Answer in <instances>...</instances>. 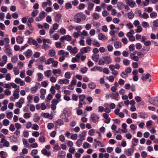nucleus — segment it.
<instances>
[{"instance_id": "obj_61", "label": "nucleus", "mask_w": 158, "mask_h": 158, "mask_svg": "<svg viewBox=\"0 0 158 158\" xmlns=\"http://www.w3.org/2000/svg\"><path fill=\"white\" fill-rule=\"evenodd\" d=\"M95 130L94 129H91L88 131V135L90 136H93L95 133Z\"/></svg>"}, {"instance_id": "obj_13", "label": "nucleus", "mask_w": 158, "mask_h": 158, "mask_svg": "<svg viewBox=\"0 0 158 158\" xmlns=\"http://www.w3.org/2000/svg\"><path fill=\"white\" fill-rule=\"evenodd\" d=\"M102 58L104 60L105 63L107 64H110L112 61V59L110 56H105L102 57Z\"/></svg>"}, {"instance_id": "obj_34", "label": "nucleus", "mask_w": 158, "mask_h": 158, "mask_svg": "<svg viewBox=\"0 0 158 158\" xmlns=\"http://www.w3.org/2000/svg\"><path fill=\"white\" fill-rule=\"evenodd\" d=\"M85 135L86 132L84 131H83L82 133V134H80L79 135V137L80 139L79 140L83 141V140H85Z\"/></svg>"}, {"instance_id": "obj_23", "label": "nucleus", "mask_w": 158, "mask_h": 158, "mask_svg": "<svg viewBox=\"0 0 158 158\" xmlns=\"http://www.w3.org/2000/svg\"><path fill=\"white\" fill-rule=\"evenodd\" d=\"M98 39L101 40H107V37L104 34L102 33H99L98 35Z\"/></svg>"}, {"instance_id": "obj_17", "label": "nucleus", "mask_w": 158, "mask_h": 158, "mask_svg": "<svg viewBox=\"0 0 158 158\" xmlns=\"http://www.w3.org/2000/svg\"><path fill=\"white\" fill-rule=\"evenodd\" d=\"M40 93L41 95L40 98L41 99H44L45 98V95L46 94V90L45 89H41L40 90Z\"/></svg>"}, {"instance_id": "obj_7", "label": "nucleus", "mask_w": 158, "mask_h": 158, "mask_svg": "<svg viewBox=\"0 0 158 158\" xmlns=\"http://www.w3.org/2000/svg\"><path fill=\"white\" fill-rule=\"evenodd\" d=\"M134 150L133 148H129L125 149L124 150V153L128 156H130L134 153Z\"/></svg>"}, {"instance_id": "obj_3", "label": "nucleus", "mask_w": 158, "mask_h": 158, "mask_svg": "<svg viewBox=\"0 0 158 158\" xmlns=\"http://www.w3.org/2000/svg\"><path fill=\"white\" fill-rule=\"evenodd\" d=\"M67 49L70 53L74 54L77 53L78 51V48L77 47H75L73 48L70 45H68L67 46Z\"/></svg>"}, {"instance_id": "obj_4", "label": "nucleus", "mask_w": 158, "mask_h": 158, "mask_svg": "<svg viewBox=\"0 0 158 158\" xmlns=\"http://www.w3.org/2000/svg\"><path fill=\"white\" fill-rule=\"evenodd\" d=\"M1 135V143L3 144L2 146H3V147H10V143L9 142L7 141L5 138V136L3 135Z\"/></svg>"}, {"instance_id": "obj_46", "label": "nucleus", "mask_w": 158, "mask_h": 158, "mask_svg": "<svg viewBox=\"0 0 158 158\" xmlns=\"http://www.w3.org/2000/svg\"><path fill=\"white\" fill-rule=\"evenodd\" d=\"M31 135L33 137H38L40 135V133L38 131H34L32 132Z\"/></svg>"}, {"instance_id": "obj_45", "label": "nucleus", "mask_w": 158, "mask_h": 158, "mask_svg": "<svg viewBox=\"0 0 158 158\" xmlns=\"http://www.w3.org/2000/svg\"><path fill=\"white\" fill-rule=\"evenodd\" d=\"M92 17L94 19L97 20L99 18L100 16L98 14L94 13L92 14Z\"/></svg>"}, {"instance_id": "obj_37", "label": "nucleus", "mask_w": 158, "mask_h": 158, "mask_svg": "<svg viewBox=\"0 0 158 158\" xmlns=\"http://www.w3.org/2000/svg\"><path fill=\"white\" fill-rule=\"evenodd\" d=\"M88 86L89 89H95L96 85L94 83L92 82L89 83L88 85Z\"/></svg>"}, {"instance_id": "obj_5", "label": "nucleus", "mask_w": 158, "mask_h": 158, "mask_svg": "<svg viewBox=\"0 0 158 158\" xmlns=\"http://www.w3.org/2000/svg\"><path fill=\"white\" fill-rule=\"evenodd\" d=\"M99 119V117L98 115L94 113L91 114L89 118L90 121L95 123L98 122Z\"/></svg>"}, {"instance_id": "obj_51", "label": "nucleus", "mask_w": 158, "mask_h": 158, "mask_svg": "<svg viewBox=\"0 0 158 158\" xmlns=\"http://www.w3.org/2000/svg\"><path fill=\"white\" fill-rule=\"evenodd\" d=\"M86 103L84 101H79L78 107V108H81L83 107V105H86Z\"/></svg>"}, {"instance_id": "obj_26", "label": "nucleus", "mask_w": 158, "mask_h": 158, "mask_svg": "<svg viewBox=\"0 0 158 158\" xmlns=\"http://www.w3.org/2000/svg\"><path fill=\"white\" fill-rule=\"evenodd\" d=\"M45 76L48 78L50 77L52 75V72L51 70H48L45 71L44 73Z\"/></svg>"}, {"instance_id": "obj_30", "label": "nucleus", "mask_w": 158, "mask_h": 158, "mask_svg": "<svg viewBox=\"0 0 158 158\" xmlns=\"http://www.w3.org/2000/svg\"><path fill=\"white\" fill-rule=\"evenodd\" d=\"M99 56L98 54H93L92 56V59L95 62H97L98 60Z\"/></svg>"}, {"instance_id": "obj_2", "label": "nucleus", "mask_w": 158, "mask_h": 158, "mask_svg": "<svg viewBox=\"0 0 158 158\" xmlns=\"http://www.w3.org/2000/svg\"><path fill=\"white\" fill-rule=\"evenodd\" d=\"M57 54L58 55L61 56L59 58V61L60 62L63 61L65 60V57H67L69 55L68 52L65 51L63 50H61L58 51Z\"/></svg>"}, {"instance_id": "obj_62", "label": "nucleus", "mask_w": 158, "mask_h": 158, "mask_svg": "<svg viewBox=\"0 0 158 158\" xmlns=\"http://www.w3.org/2000/svg\"><path fill=\"white\" fill-rule=\"evenodd\" d=\"M11 86L16 89H19V86L14 83H11L10 84Z\"/></svg>"}, {"instance_id": "obj_8", "label": "nucleus", "mask_w": 158, "mask_h": 158, "mask_svg": "<svg viewBox=\"0 0 158 158\" xmlns=\"http://www.w3.org/2000/svg\"><path fill=\"white\" fill-rule=\"evenodd\" d=\"M91 49V48L89 46L84 47L81 49L80 53H81V55L85 53H88L89 52Z\"/></svg>"}, {"instance_id": "obj_33", "label": "nucleus", "mask_w": 158, "mask_h": 158, "mask_svg": "<svg viewBox=\"0 0 158 158\" xmlns=\"http://www.w3.org/2000/svg\"><path fill=\"white\" fill-rule=\"evenodd\" d=\"M54 123L55 124H56V125H58L59 126L63 125L64 124L63 121L60 119H59L57 121H55Z\"/></svg>"}, {"instance_id": "obj_39", "label": "nucleus", "mask_w": 158, "mask_h": 158, "mask_svg": "<svg viewBox=\"0 0 158 158\" xmlns=\"http://www.w3.org/2000/svg\"><path fill=\"white\" fill-rule=\"evenodd\" d=\"M150 76V75L149 73H147L146 75H143L142 77V79L143 81H146L149 78Z\"/></svg>"}, {"instance_id": "obj_28", "label": "nucleus", "mask_w": 158, "mask_h": 158, "mask_svg": "<svg viewBox=\"0 0 158 158\" xmlns=\"http://www.w3.org/2000/svg\"><path fill=\"white\" fill-rule=\"evenodd\" d=\"M52 73L54 75H56V74L60 75L62 74V72L61 69H55L52 70Z\"/></svg>"}, {"instance_id": "obj_50", "label": "nucleus", "mask_w": 158, "mask_h": 158, "mask_svg": "<svg viewBox=\"0 0 158 158\" xmlns=\"http://www.w3.org/2000/svg\"><path fill=\"white\" fill-rule=\"evenodd\" d=\"M65 8L66 9H71L72 8L71 4L70 2H67L65 4Z\"/></svg>"}, {"instance_id": "obj_43", "label": "nucleus", "mask_w": 158, "mask_h": 158, "mask_svg": "<svg viewBox=\"0 0 158 158\" xmlns=\"http://www.w3.org/2000/svg\"><path fill=\"white\" fill-rule=\"evenodd\" d=\"M40 127L36 123L32 124L31 127V129L35 131H38Z\"/></svg>"}, {"instance_id": "obj_15", "label": "nucleus", "mask_w": 158, "mask_h": 158, "mask_svg": "<svg viewBox=\"0 0 158 158\" xmlns=\"http://www.w3.org/2000/svg\"><path fill=\"white\" fill-rule=\"evenodd\" d=\"M19 89H16L14 91L13 94V96L14 97V98L17 99L19 98Z\"/></svg>"}, {"instance_id": "obj_63", "label": "nucleus", "mask_w": 158, "mask_h": 158, "mask_svg": "<svg viewBox=\"0 0 158 158\" xmlns=\"http://www.w3.org/2000/svg\"><path fill=\"white\" fill-rule=\"evenodd\" d=\"M2 123L4 126H7L9 125L10 121L8 119H5L3 120Z\"/></svg>"}, {"instance_id": "obj_22", "label": "nucleus", "mask_w": 158, "mask_h": 158, "mask_svg": "<svg viewBox=\"0 0 158 158\" xmlns=\"http://www.w3.org/2000/svg\"><path fill=\"white\" fill-rule=\"evenodd\" d=\"M32 51L29 49L27 50L26 52H24L23 54L27 58L30 57L32 55Z\"/></svg>"}, {"instance_id": "obj_11", "label": "nucleus", "mask_w": 158, "mask_h": 158, "mask_svg": "<svg viewBox=\"0 0 158 158\" xmlns=\"http://www.w3.org/2000/svg\"><path fill=\"white\" fill-rule=\"evenodd\" d=\"M81 56V53H78L74 57H73L71 60V61L73 63L76 62H79L80 61V57Z\"/></svg>"}, {"instance_id": "obj_48", "label": "nucleus", "mask_w": 158, "mask_h": 158, "mask_svg": "<svg viewBox=\"0 0 158 158\" xmlns=\"http://www.w3.org/2000/svg\"><path fill=\"white\" fill-rule=\"evenodd\" d=\"M17 66L19 69H21L24 67V63L21 61H19L17 64Z\"/></svg>"}, {"instance_id": "obj_49", "label": "nucleus", "mask_w": 158, "mask_h": 158, "mask_svg": "<svg viewBox=\"0 0 158 158\" xmlns=\"http://www.w3.org/2000/svg\"><path fill=\"white\" fill-rule=\"evenodd\" d=\"M142 27L139 25L137 27V29L135 30V31L137 33H140L143 31Z\"/></svg>"}, {"instance_id": "obj_54", "label": "nucleus", "mask_w": 158, "mask_h": 158, "mask_svg": "<svg viewBox=\"0 0 158 158\" xmlns=\"http://www.w3.org/2000/svg\"><path fill=\"white\" fill-rule=\"evenodd\" d=\"M153 104L156 106H158V97H156L154 98Z\"/></svg>"}, {"instance_id": "obj_29", "label": "nucleus", "mask_w": 158, "mask_h": 158, "mask_svg": "<svg viewBox=\"0 0 158 158\" xmlns=\"http://www.w3.org/2000/svg\"><path fill=\"white\" fill-rule=\"evenodd\" d=\"M119 96L118 93V92H115V93H112L110 95V97L113 99H114L116 100H118V97Z\"/></svg>"}, {"instance_id": "obj_10", "label": "nucleus", "mask_w": 158, "mask_h": 158, "mask_svg": "<svg viewBox=\"0 0 158 158\" xmlns=\"http://www.w3.org/2000/svg\"><path fill=\"white\" fill-rule=\"evenodd\" d=\"M2 60L0 62V66L3 67L7 61V57L6 55H3L2 57Z\"/></svg>"}, {"instance_id": "obj_21", "label": "nucleus", "mask_w": 158, "mask_h": 158, "mask_svg": "<svg viewBox=\"0 0 158 158\" xmlns=\"http://www.w3.org/2000/svg\"><path fill=\"white\" fill-rule=\"evenodd\" d=\"M109 105L108 103H106L104 104V106L105 107L104 109V111L105 112V113L109 114L111 111V109L110 108H109Z\"/></svg>"}, {"instance_id": "obj_57", "label": "nucleus", "mask_w": 158, "mask_h": 158, "mask_svg": "<svg viewBox=\"0 0 158 158\" xmlns=\"http://www.w3.org/2000/svg\"><path fill=\"white\" fill-rule=\"evenodd\" d=\"M38 150L37 149H34L32 150L31 152V155L32 156H34L38 154Z\"/></svg>"}, {"instance_id": "obj_35", "label": "nucleus", "mask_w": 158, "mask_h": 158, "mask_svg": "<svg viewBox=\"0 0 158 158\" xmlns=\"http://www.w3.org/2000/svg\"><path fill=\"white\" fill-rule=\"evenodd\" d=\"M16 40L17 42L19 44H22L23 41V37L20 36H18L16 37Z\"/></svg>"}, {"instance_id": "obj_64", "label": "nucleus", "mask_w": 158, "mask_h": 158, "mask_svg": "<svg viewBox=\"0 0 158 158\" xmlns=\"http://www.w3.org/2000/svg\"><path fill=\"white\" fill-rule=\"evenodd\" d=\"M153 26L155 27H158V19H156L153 21Z\"/></svg>"}, {"instance_id": "obj_42", "label": "nucleus", "mask_w": 158, "mask_h": 158, "mask_svg": "<svg viewBox=\"0 0 158 158\" xmlns=\"http://www.w3.org/2000/svg\"><path fill=\"white\" fill-rule=\"evenodd\" d=\"M37 75L38 77L37 81H42L44 77L43 74L41 73H37Z\"/></svg>"}, {"instance_id": "obj_14", "label": "nucleus", "mask_w": 158, "mask_h": 158, "mask_svg": "<svg viewBox=\"0 0 158 158\" xmlns=\"http://www.w3.org/2000/svg\"><path fill=\"white\" fill-rule=\"evenodd\" d=\"M135 53L134 52L133 53H131L130 55V57L131 60L136 61H137L139 60V57L135 55Z\"/></svg>"}, {"instance_id": "obj_59", "label": "nucleus", "mask_w": 158, "mask_h": 158, "mask_svg": "<svg viewBox=\"0 0 158 158\" xmlns=\"http://www.w3.org/2000/svg\"><path fill=\"white\" fill-rule=\"evenodd\" d=\"M123 62L124 65L128 66L130 64V61L128 59H124L123 60Z\"/></svg>"}, {"instance_id": "obj_41", "label": "nucleus", "mask_w": 158, "mask_h": 158, "mask_svg": "<svg viewBox=\"0 0 158 158\" xmlns=\"http://www.w3.org/2000/svg\"><path fill=\"white\" fill-rule=\"evenodd\" d=\"M135 32L134 30H131L127 32L126 34V36L127 37H130L133 36V35L135 34Z\"/></svg>"}, {"instance_id": "obj_58", "label": "nucleus", "mask_w": 158, "mask_h": 158, "mask_svg": "<svg viewBox=\"0 0 158 158\" xmlns=\"http://www.w3.org/2000/svg\"><path fill=\"white\" fill-rule=\"evenodd\" d=\"M91 146L90 144L87 142L84 143L83 145V147L85 149L90 147Z\"/></svg>"}, {"instance_id": "obj_31", "label": "nucleus", "mask_w": 158, "mask_h": 158, "mask_svg": "<svg viewBox=\"0 0 158 158\" xmlns=\"http://www.w3.org/2000/svg\"><path fill=\"white\" fill-rule=\"evenodd\" d=\"M114 46L115 48L118 49L121 48L122 47V43L119 41H116L114 43Z\"/></svg>"}, {"instance_id": "obj_60", "label": "nucleus", "mask_w": 158, "mask_h": 158, "mask_svg": "<svg viewBox=\"0 0 158 158\" xmlns=\"http://www.w3.org/2000/svg\"><path fill=\"white\" fill-rule=\"evenodd\" d=\"M71 75L70 72H68L65 73L64 77L67 79H69L71 78Z\"/></svg>"}, {"instance_id": "obj_18", "label": "nucleus", "mask_w": 158, "mask_h": 158, "mask_svg": "<svg viewBox=\"0 0 158 158\" xmlns=\"http://www.w3.org/2000/svg\"><path fill=\"white\" fill-rule=\"evenodd\" d=\"M41 116H44L45 118H48L50 119H52L53 118V116L52 114H49L48 113H41Z\"/></svg>"}, {"instance_id": "obj_24", "label": "nucleus", "mask_w": 158, "mask_h": 158, "mask_svg": "<svg viewBox=\"0 0 158 158\" xmlns=\"http://www.w3.org/2000/svg\"><path fill=\"white\" fill-rule=\"evenodd\" d=\"M41 152L42 154L47 156H51V152L47 151L45 148L41 150Z\"/></svg>"}, {"instance_id": "obj_32", "label": "nucleus", "mask_w": 158, "mask_h": 158, "mask_svg": "<svg viewBox=\"0 0 158 158\" xmlns=\"http://www.w3.org/2000/svg\"><path fill=\"white\" fill-rule=\"evenodd\" d=\"M61 14L59 13H57L56 15L55 21L56 22H59L61 19Z\"/></svg>"}, {"instance_id": "obj_12", "label": "nucleus", "mask_w": 158, "mask_h": 158, "mask_svg": "<svg viewBox=\"0 0 158 158\" xmlns=\"http://www.w3.org/2000/svg\"><path fill=\"white\" fill-rule=\"evenodd\" d=\"M102 117L105 119L104 122L108 124L110 121V118L109 117V114L106 113H103Z\"/></svg>"}, {"instance_id": "obj_47", "label": "nucleus", "mask_w": 158, "mask_h": 158, "mask_svg": "<svg viewBox=\"0 0 158 158\" xmlns=\"http://www.w3.org/2000/svg\"><path fill=\"white\" fill-rule=\"evenodd\" d=\"M92 44L94 46L97 47H99L100 46V44L96 40H93Z\"/></svg>"}, {"instance_id": "obj_53", "label": "nucleus", "mask_w": 158, "mask_h": 158, "mask_svg": "<svg viewBox=\"0 0 158 158\" xmlns=\"http://www.w3.org/2000/svg\"><path fill=\"white\" fill-rule=\"evenodd\" d=\"M142 27L144 28L148 27L149 28L150 26L148 23L146 22H143L142 23Z\"/></svg>"}, {"instance_id": "obj_38", "label": "nucleus", "mask_w": 158, "mask_h": 158, "mask_svg": "<svg viewBox=\"0 0 158 158\" xmlns=\"http://www.w3.org/2000/svg\"><path fill=\"white\" fill-rule=\"evenodd\" d=\"M40 143H44L46 142V137L44 136H41L38 139Z\"/></svg>"}, {"instance_id": "obj_9", "label": "nucleus", "mask_w": 158, "mask_h": 158, "mask_svg": "<svg viewBox=\"0 0 158 158\" xmlns=\"http://www.w3.org/2000/svg\"><path fill=\"white\" fill-rule=\"evenodd\" d=\"M40 85L39 83H36L35 86L31 88L30 90L31 93L33 94L35 93L37 91L38 89L39 88V86H40Z\"/></svg>"}, {"instance_id": "obj_27", "label": "nucleus", "mask_w": 158, "mask_h": 158, "mask_svg": "<svg viewBox=\"0 0 158 158\" xmlns=\"http://www.w3.org/2000/svg\"><path fill=\"white\" fill-rule=\"evenodd\" d=\"M63 113L66 117H69L71 115V112L68 108H65L64 110Z\"/></svg>"}, {"instance_id": "obj_25", "label": "nucleus", "mask_w": 158, "mask_h": 158, "mask_svg": "<svg viewBox=\"0 0 158 158\" xmlns=\"http://www.w3.org/2000/svg\"><path fill=\"white\" fill-rule=\"evenodd\" d=\"M65 156V152L62 151H60L58 153L57 158H64Z\"/></svg>"}, {"instance_id": "obj_44", "label": "nucleus", "mask_w": 158, "mask_h": 158, "mask_svg": "<svg viewBox=\"0 0 158 158\" xmlns=\"http://www.w3.org/2000/svg\"><path fill=\"white\" fill-rule=\"evenodd\" d=\"M139 116L140 118H145L148 117L147 114L145 113L140 112L139 113Z\"/></svg>"}, {"instance_id": "obj_40", "label": "nucleus", "mask_w": 158, "mask_h": 158, "mask_svg": "<svg viewBox=\"0 0 158 158\" xmlns=\"http://www.w3.org/2000/svg\"><path fill=\"white\" fill-rule=\"evenodd\" d=\"M40 119V117L37 114H35L33 118V121L35 123H37Z\"/></svg>"}, {"instance_id": "obj_1", "label": "nucleus", "mask_w": 158, "mask_h": 158, "mask_svg": "<svg viewBox=\"0 0 158 158\" xmlns=\"http://www.w3.org/2000/svg\"><path fill=\"white\" fill-rule=\"evenodd\" d=\"M86 19L85 15L82 13H79L75 15L74 17V20L77 23H79L82 21Z\"/></svg>"}, {"instance_id": "obj_20", "label": "nucleus", "mask_w": 158, "mask_h": 158, "mask_svg": "<svg viewBox=\"0 0 158 158\" xmlns=\"http://www.w3.org/2000/svg\"><path fill=\"white\" fill-rule=\"evenodd\" d=\"M126 3L128 5L131 7L133 8L135 5V2L131 0H126Z\"/></svg>"}, {"instance_id": "obj_6", "label": "nucleus", "mask_w": 158, "mask_h": 158, "mask_svg": "<svg viewBox=\"0 0 158 158\" xmlns=\"http://www.w3.org/2000/svg\"><path fill=\"white\" fill-rule=\"evenodd\" d=\"M4 52L8 56H10L12 55V51L10 49V46L9 44H6L5 45Z\"/></svg>"}, {"instance_id": "obj_52", "label": "nucleus", "mask_w": 158, "mask_h": 158, "mask_svg": "<svg viewBox=\"0 0 158 158\" xmlns=\"http://www.w3.org/2000/svg\"><path fill=\"white\" fill-rule=\"evenodd\" d=\"M39 13V11L37 10H34L31 13V16L33 17L36 16Z\"/></svg>"}, {"instance_id": "obj_16", "label": "nucleus", "mask_w": 158, "mask_h": 158, "mask_svg": "<svg viewBox=\"0 0 158 158\" xmlns=\"http://www.w3.org/2000/svg\"><path fill=\"white\" fill-rule=\"evenodd\" d=\"M69 80L64 78L63 79H59L58 81V83L60 84H64L67 85L69 84Z\"/></svg>"}, {"instance_id": "obj_19", "label": "nucleus", "mask_w": 158, "mask_h": 158, "mask_svg": "<svg viewBox=\"0 0 158 158\" xmlns=\"http://www.w3.org/2000/svg\"><path fill=\"white\" fill-rule=\"evenodd\" d=\"M27 43L29 44H32L33 45L35 46H37L38 44L36 41L33 39L32 38H30L28 39Z\"/></svg>"}, {"instance_id": "obj_36", "label": "nucleus", "mask_w": 158, "mask_h": 158, "mask_svg": "<svg viewBox=\"0 0 158 158\" xmlns=\"http://www.w3.org/2000/svg\"><path fill=\"white\" fill-rule=\"evenodd\" d=\"M56 55V52L53 49H50L49 51L48 55L51 57H53Z\"/></svg>"}, {"instance_id": "obj_55", "label": "nucleus", "mask_w": 158, "mask_h": 158, "mask_svg": "<svg viewBox=\"0 0 158 158\" xmlns=\"http://www.w3.org/2000/svg\"><path fill=\"white\" fill-rule=\"evenodd\" d=\"M25 70H23L20 72V77L22 78H25L26 77L25 75Z\"/></svg>"}, {"instance_id": "obj_56", "label": "nucleus", "mask_w": 158, "mask_h": 158, "mask_svg": "<svg viewBox=\"0 0 158 158\" xmlns=\"http://www.w3.org/2000/svg\"><path fill=\"white\" fill-rule=\"evenodd\" d=\"M53 60V58H49L47 60L45 61V64H46L48 65L51 63H52V61Z\"/></svg>"}]
</instances>
